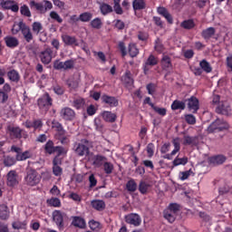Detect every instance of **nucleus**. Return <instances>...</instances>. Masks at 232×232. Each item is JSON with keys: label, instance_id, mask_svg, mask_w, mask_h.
Returning a JSON list of instances; mask_svg holds the SVG:
<instances>
[{"label": "nucleus", "instance_id": "52", "mask_svg": "<svg viewBox=\"0 0 232 232\" xmlns=\"http://www.w3.org/2000/svg\"><path fill=\"white\" fill-rule=\"evenodd\" d=\"M20 13L22 14V15H24V17H32L30 8L26 5H24L20 7Z\"/></svg>", "mask_w": 232, "mask_h": 232}, {"label": "nucleus", "instance_id": "50", "mask_svg": "<svg viewBox=\"0 0 232 232\" xmlns=\"http://www.w3.org/2000/svg\"><path fill=\"white\" fill-rule=\"evenodd\" d=\"M0 218L3 220L8 218V208L5 205L0 206Z\"/></svg>", "mask_w": 232, "mask_h": 232}, {"label": "nucleus", "instance_id": "33", "mask_svg": "<svg viewBox=\"0 0 232 232\" xmlns=\"http://www.w3.org/2000/svg\"><path fill=\"white\" fill-rule=\"evenodd\" d=\"M93 18V14L90 12H84L80 14V21L82 23H90L92 19Z\"/></svg>", "mask_w": 232, "mask_h": 232}, {"label": "nucleus", "instance_id": "12", "mask_svg": "<svg viewBox=\"0 0 232 232\" xmlns=\"http://www.w3.org/2000/svg\"><path fill=\"white\" fill-rule=\"evenodd\" d=\"M88 160L92 162V166H94V168H101V166L104 164L106 157L101 155H93V153L91 152Z\"/></svg>", "mask_w": 232, "mask_h": 232}, {"label": "nucleus", "instance_id": "53", "mask_svg": "<svg viewBox=\"0 0 232 232\" xmlns=\"http://www.w3.org/2000/svg\"><path fill=\"white\" fill-rule=\"evenodd\" d=\"M89 227L92 231H99V229H101V223H99V221L92 219L89 221Z\"/></svg>", "mask_w": 232, "mask_h": 232}, {"label": "nucleus", "instance_id": "7", "mask_svg": "<svg viewBox=\"0 0 232 232\" xmlns=\"http://www.w3.org/2000/svg\"><path fill=\"white\" fill-rule=\"evenodd\" d=\"M65 218L66 213L62 212L61 210H54L53 212V220L59 229H63L64 227Z\"/></svg>", "mask_w": 232, "mask_h": 232}, {"label": "nucleus", "instance_id": "2", "mask_svg": "<svg viewBox=\"0 0 232 232\" xmlns=\"http://www.w3.org/2000/svg\"><path fill=\"white\" fill-rule=\"evenodd\" d=\"M73 150L78 157H84L85 155L89 159L90 155H92V152H90V141L86 139H82L80 143H75Z\"/></svg>", "mask_w": 232, "mask_h": 232}, {"label": "nucleus", "instance_id": "48", "mask_svg": "<svg viewBox=\"0 0 232 232\" xmlns=\"http://www.w3.org/2000/svg\"><path fill=\"white\" fill-rule=\"evenodd\" d=\"M102 166L107 175H111V173H113V165L111 164V162H108L105 160Z\"/></svg>", "mask_w": 232, "mask_h": 232}, {"label": "nucleus", "instance_id": "62", "mask_svg": "<svg viewBox=\"0 0 232 232\" xmlns=\"http://www.w3.org/2000/svg\"><path fill=\"white\" fill-rule=\"evenodd\" d=\"M50 17L51 19H53L57 23H63V18L61 17V15H59V14H57V12L52 11L50 13Z\"/></svg>", "mask_w": 232, "mask_h": 232}, {"label": "nucleus", "instance_id": "39", "mask_svg": "<svg viewBox=\"0 0 232 232\" xmlns=\"http://www.w3.org/2000/svg\"><path fill=\"white\" fill-rule=\"evenodd\" d=\"M32 30H33L34 34H35V35H39V34H41V32H43V24H41L40 22L33 23Z\"/></svg>", "mask_w": 232, "mask_h": 232}, {"label": "nucleus", "instance_id": "6", "mask_svg": "<svg viewBox=\"0 0 232 232\" xmlns=\"http://www.w3.org/2000/svg\"><path fill=\"white\" fill-rule=\"evenodd\" d=\"M38 106L42 111H48L52 108V97H50V94L45 93L38 99Z\"/></svg>", "mask_w": 232, "mask_h": 232}, {"label": "nucleus", "instance_id": "23", "mask_svg": "<svg viewBox=\"0 0 232 232\" xmlns=\"http://www.w3.org/2000/svg\"><path fill=\"white\" fill-rule=\"evenodd\" d=\"M102 116L106 122H115V121H117V114L112 113L111 111H104Z\"/></svg>", "mask_w": 232, "mask_h": 232}, {"label": "nucleus", "instance_id": "61", "mask_svg": "<svg viewBox=\"0 0 232 232\" xmlns=\"http://www.w3.org/2000/svg\"><path fill=\"white\" fill-rule=\"evenodd\" d=\"M185 121L188 122V124H196L197 123V118L193 116V114H187L185 115Z\"/></svg>", "mask_w": 232, "mask_h": 232}, {"label": "nucleus", "instance_id": "15", "mask_svg": "<svg viewBox=\"0 0 232 232\" xmlns=\"http://www.w3.org/2000/svg\"><path fill=\"white\" fill-rule=\"evenodd\" d=\"M4 41L7 48L14 49L19 46V39H17L15 36L7 35L4 38Z\"/></svg>", "mask_w": 232, "mask_h": 232}, {"label": "nucleus", "instance_id": "46", "mask_svg": "<svg viewBox=\"0 0 232 232\" xmlns=\"http://www.w3.org/2000/svg\"><path fill=\"white\" fill-rule=\"evenodd\" d=\"M47 204L53 208H61V199L58 198H51L47 199Z\"/></svg>", "mask_w": 232, "mask_h": 232}, {"label": "nucleus", "instance_id": "55", "mask_svg": "<svg viewBox=\"0 0 232 232\" xmlns=\"http://www.w3.org/2000/svg\"><path fill=\"white\" fill-rule=\"evenodd\" d=\"M154 48L159 53L164 52V45L162 44V42H160V39L156 40Z\"/></svg>", "mask_w": 232, "mask_h": 232}, {"label": "nucleus", "instance_id": "44", "mask_svg": "<svg viewBox=\"0 0 232 232\" xmlns=\"http://www.w3.org/2000/svg\"><path fill=\"white\" fill-rule=\"evenodd\" d=\"M129 53L130 57H137L139 55V49L135 44H129Z\"/></svg>", "mask_w": 232, "mask_h": 232}, {"label": "nucleus", "instance_id": "21", "mask_svg": "<svg viewBox=\"0 0 232 232\" xmlns=\"http://www.w3.org/2000/svg\"><path fill=\"white\" fill-rule=\"evenodd\" d=\"M91 204L93 209H96L97 211H102L106 208V203L101 199L92 200Z\"/></svg>", "mask_w": 232, "mask_h": 232}, {"label": "nucleus", "instance_id": "22", "mask_svg": "<svg viewBox=\"0 0 232 232\" xmlns=\"http://www.w3.org/2000/svg\"><path fill=\"white\" fill-rule=\"evenodd\" d=\"M52 128L53 130H55V131H57L59 135H66V130H64V128H63V124L55 120L52 121Z\"/></svg>", "mask_w": 232, "mask_h": 232}, {"label": "nucleus", "instance_id": "3", "mask_svg": "<svg viewBox=\"0 0 232 232\" xmlns=\"http://www.w3.org/2000/svg\"><path fill=\"white\" fill-rule=\"evenodd\" d=\"M6 134L10 139H28V134L26 131L22 130L21 128L17 126H14L12 124L8 125L5 129Z\"/></svg>", "mask_w": 232, "mask_h": 232}, {"label": "nucleus", "instance_id": "54", "mask_svg": "<svg viewBox=\"0 0 232 232\" xmlns=\"http://www.w3.org/2000/svg\"><path fill=\"white\" fill-rule=\"evenodd\" d=\"M67 85L71 90H77L79 88V81L71 78L67 81Z\"/></svg>", "mask_w": 232, "mask_h": 232}, {"label": "nucleus", "instance_id": "13", "mask_svg": "<svg viewBox=\"0 0 232 232\" xmlns=\"http://www.w3.org/2000/svg\"><path fill=\"white\" fill-rule=\"evenodd\" d=\"M158 63L159 60H157V57H155L153 54H150L143 64L144 73L146 74L148 72H150V66H156Z\"/></svg>", "mask_w": 232, "mask_h": 232}, {"label": "nucleus", "instance_id": "38", "mask_svg": "<svg viewBox=\"0 0 232 232\" xmlns=\"http://www.w3.org/2000/svg\"><path fill=\"white\" fill-rule=\"evenodd\" d=\"M16 158H14L12 156H5L4 157V165L7 168H10L11 166H14L16 162Z\"/></svg>", "mask_w": 232, "mask_h": 232}, {"label": "nucleus", "instance_id": "11", "mask_svg": "<svg viewBox=\"0 0 232 232\" xmlns=\"http://www.w3.org/2000/svg\"><path fill=\"white\" fill-rule=\"evenodd\" d=\"M60 117L63 121H73L75 119V111L73 109L65 107L60 111Z\"/></svg>", "mask_w": 232, "mask_h": 232}, {"label": "nucleus", "instance_id": "31", "mask_svg": "<svg viewBox=\"0 0 232 232\" xmlns=\"http://www.w3.org/2000/svg\"><path fill=\"white\" fill-rule=\"evenodd\" d=\"M188 157L179 158L177 156L172 161L173 166H186L188 164Z\"/></svg>", "mask_w": 232, "mask_h": 232}, {"label": "nucleus", "instance_id": "26", "mask_svg": "<svg viewBox=\"0 0 232 232\" xmlns=\"http://www.w3.org/2000/svg\"><path fill=\"white\" fill-rule=\"evenodd\" d=\"M63 42L64 44H67V46H72V44H77V39H75L74 36H70L68 34L62 35Z\"/></svg>", "mask_w": 232, "mask_h": 232}, {"label": "nucleus", "instance_id": "24", "mask_svg": "<svg viewBox=\"0 0 232 232\" xmlns=\"http://www.w3.org/2000/svg\"><path fill=\"white\" fill-rule=\"evenodd\" d=\"M217 30L214 27H208L204 29L201 33V36L203 39H211L213 35H215Z\"/></svg>", "mask_w": 232, "mask_h": 232}, {"label": "nucleus", "instance_id": "4", "mask_svg": "<svg viewBox=\"0 0 232 232\" xmlns=\"http://www.w3.org/2000/svg\"><path fill=\"white\" fill-rule=\"evenodd\" d=\"M224 130H229V124L224 120L217 119L208 127V133H215V131H224Z\"/></svg>", "mask_w": 232, "mask_h": 232}, {"label": "nucleus", "instance_id": "34", "mask_svg": "<svg viewBox=\"0 0 232 232\" xmlns=\"http://www.w3.org/2000/svg\"><path fill=\"white\" fill-rule=\"evenodd\" d=\"M30 6L31 8H36V10H38V12H40L41 14H46L45 10H44V5L42 3H37L35 1H31L30 2Z\"/></svg>", "mask_w": 232, "mask_h": 232}, {"label": "nucleus", "instance_id": "51", "mask_svg": "<svg viewBox=\"0 0 232 232\" xmlns=\"http://www.w3.org/2000/svg\"><path fill=\"white\" fill-rule=\"evenodd\" d=\"M181 26L185 30H191V28H195V22L193 20H185L181 23Z\"/></svg>", "mask_w": 232, "mask_h": 232}, {"label": "nucleus", "instance_id": "49", "mask_svg": "<svg viewBox=\"0 0 232 232\" xmlns=\"http://www.w3.org/2000/svg\"><path fill=\"white\" fill-rule=\"evenodd\" d=\"M30 157H32V153L28 150H25L24 152L16 154V160H26V159H30Z\"/></svg>", "mask_w": 232, "mask_h": 232}, {"label": "nucleus", "instance_id": "16", "mask_svg": "<svg viewBox=\"0 0 232 232\" xmlns=\"http://www.w3.org/2000/svg\"><path fill=\"white\" fill-rule=\"evenodd\" d=\"M188 111H191L192 113H197L199 110V105H198V99L196 97L192 96L188 100Z\"/></svg>", "mask_w": 232, "mask_h": 232}, {"label": "nucleus", "instance_id": "41", "mask_svg": "<svg viewBox=\"0 0 232 232\" xmlns=\"http://www.w3.org/2000/svg\"><path fill=\"white\" fill-rule=\"evenodd\" d=\"M72 106L76 108V110H81V108L84 107V99L75 98L72 102Z\"/></svg>", "mask_w": 232, "mask_h": 232}, {"label": "nucleus", "instance_id": "42", "mask_svg": "<svg viewBox=\"0 0 232 232\" xmlns=\"http://www.w3.org/2000/svg\"><path fill=\"white\" fill-rule=\"evenodd\" d=\"M174 150H172V155H177L180 151V139L176 138L172 140Z\"/></svg>", "mask_w": 232, "mask_h": 232}, {"label": "nucleus", "instance_id": "17", "mask_svg": "<svg viewBox=\"0 0 232 232\" xmlns=\"http://www.w3.org/2000/svg\"><path fill=\"white\" fill-rule=\"evenodd\" d=\"M216 111L221 115H228L231 112V107L227 105V102H221L217 106Z\"/></svg>", "mask_w": 232, "mask_h": 232}, {"label": "nucleus", "instance_id": "1", "mask_svg": "<svg viewBox=\"0 0 232 232\" xmlns=\"http://www.w3.org/2000/svg\"><path fill=\"white\" fill-rule=\"evenodd\" d=\"M19 31L26 43H32V41H34V34H32V29H30V26L26 25V24L24 22H19L17 24L13 26V34H17Z\"/></svg>", "mask_w": 232, "mask_h": 232}, {"label": "nucleus", "instance_id": "5", "mask_svg": "<svg viewBox=\"0 0 232 232\" xmlns=\"http://www.w3.org/2000/svg\"><path fill=\"white\" fill-rule=\"evenodd\" d=\"M39 182H41V174L35 169L28 170L25 177V183L27 184V186H37Z\"/></svg>", "mask_w": 232, "mask_h": 232}, {"label": "nucleus", "instance_id": "32", "mask_svg": "<svg viewBox=\"0 0 232 232\" xmlns=\"http://www.w3.org/2000/svg\"><path fill=\"white\" fill-rule=\"evenodd\" d=\"M100 10L102 14V15H108V14H111L113 12V7L108 4H102L100 6Z\"/></svg>", "mask_w": 232, "mask_h": 232}, {"label": "nucleus", "instance_id": "29", "mask_svg": "<svg viewBox=\"0 0 232 232\" xmlns=\"http://www.w3.org/2000/svg\"><path fill=\"white\" fill-rule=\"evenodd\" d=\"M163 215L164 218H166V220H168V222H169L170 224H173V222H175V219L177 218V214H175L174 212H170L168 209L164 210Z\"/></svg>", "mask_w": 232, "mask_h": 232}, {"label": "nucleus", "instance_id": "47", "mask_svg": "<svg viewBox=\"0 0 232 232\" xmlns=\"http://www.w3.org/2000/svg\"><path fill=\"white\" fill-rule=\"evenodd\" d=\"M167 210L170 211V213H174L175 215H177V213L180 211V205L177 203H170Z\"/></svg>", "mask_w": 232, "mask_h": 232}, {"label": "nucleus", "instance_id": "45", "mask_svg": "<svg viewBox=\"0 0 232 232\" xmlns=\"http://www.w3.org/2000/svg\"><path fill=\"white\" fill-rule=\"evenodd\" d=\"M148 189H150V184L140 181L139 185V191L141 195H146L148 193Z\"/></svg>", "mask_w": 232, "mask_h": 232}, {"label": "nucleus", "instance_id": "63", "mask_svg": "<svg viewBox=\"0 0 232 232\" xmlns=\"http://www.w3.org/2000/svg\"><path fill=\"white\" fill-rule=\"evenodd\" d=\"M147 153H148V157H150V158L153 157V155L155 153V145H153V143H149L148 144Z\"/></svg>", "mask_w": 232, "mask_h": 232}, {"label": "nucleus", "instance_id": "10", "mask_svg": "<svg viewBox=\"0 0 232 232\" xmlns=\"http://www.w3.org/2000/svg\"><path fill=\"white\" fill-rule=\"evenodd\" d=\"M7 181L6 184L9 188H15L19 184V175L15 170H11L7 173Z\"/></svg>", "mask_w": 232, "mask_h": 232}, {"label": "nucleus", "instance_id": "19", "mask_svg": "<svg viewBox=\"0 0 232 232\" xmlns=\"http://www.w3.org/2000/svg\"><path fill=\"white\" fill-rule=\"evenodd\" d=\"M72 225L74 226V227L84 229V227H86V221L81 217H72Z\"/></svg>", "mask_w": 232, "mask_h": 232}, {"label": "nucleus", "instance_id": "9", "mask_svg": "<svg viewBox=\"0 0 232 232\" xmlns=\"http://www.w3.org/2000/svg\"><path fill=\"white\" fill-rule=\"evenodd\" d=\"M39 57L43 64H50L53 57V51L50 47H47L39 53Z\"/></svg>", "mask_w": 232, "mask_h": 232}, {"label": "nucleus", "instance_id": "30", "mask_svg": "<svg viewBox=\"0 0 232 232\" xmlns=\"http://www.w3.org/2000/svg\"><path fill=\"white\" fill-rule=\"evenodd\" d=\"M171 110H186V102H180L179 100L174 101L171 104Z\"/></svg>", "mask_w": 232, "mask_h": 232}, {"label": "nucleus", "instance_id": "57", "mask_svg": "<svg viewBox=\"0 0 232 232\" xmlns=\"http://www.w3.org/2000/svg\"><path fill=\"white\" fill-rule=\"evenodd\" d=\"M191 173H193V170H191V169L183 171V172H179L180 180H188V179H189V177L191 176Z\"/></svg>", "mask_w": 232, "mask_h": 232}, {"label": "nucleus", "instance_id": "36", "mask_svg": "<svg viewBox=\"0 0 232 232\" xmlns=\"http://www.w3.org/2000/svg\"><path fill=\"white\" fill-rule=\"evenodd\" d=\"M132 6L134 10H144L146 8V2L144 0H134Z\"/></svg>", "mask_w": 232, "mask_h": 232}, {"label": "nucleus", "instance_id": "60", "mask_svg": "<svg viewBox=\"0 0 232 232\" xmlns=\"http://www.w3.org/2000/svg\"><path fill=\"white\" fill-rule=\"evenodd\" d=\"M152 110H154V111H156V113H158L161 117H165L166 113H168V111L166 110V108L154 106Z\"/></svg>", "mask_w": 232, "mask_h": 232}, {"label": "nucleus", "instance_id": "40", "mask_svg": "<svg viewBox=\"0 0 232 232\" xmlns=\"http://www.w3.org/2000/svg\"><path fill=\"white\" fill-rule=\"evenodd\" d=\"M26 221H14L12 223L13 229H26Z\"/></svg>", "mask_w": 232, "mask_h": 232}, {"label": "nucleus", "instance_id": "59", "mask_svg": "<svg viewBox=\"0 0 232 232\" xmlns=\"http://www.w3.org/2000/svg\"><path fill=\"white\" fill-rule=\"evenodd\" d=\"M94 126L96 131H102V129L104 128V126L102 125V121H101V119L99 118L94 119Z\"/></svg>", "mask_w": 232, "mask_h": 232}, {"label": "nucleus", "instance_id": "27", "mask_svg": "<svg viewBox=\"0 0 232 232\" xmlns=\"http://www.w3.org/2000/svg\"><path fill=\"white\" fill-rule=\"evenodd\" d=\"M210 162L211 164H214V166H219L226 162V157L223 155L214 156L210 159Z\"/></svg>", "mask_w": 232, "mask_h": 232}, {"label": "nucleus", "instance_id": "25", "mask_svg": "<svg viewBox=\"0 0 232 232\" xmlns=\"http://www.w3.org/2000/svg\"><path fill=\"white\" fill-rule=\"evenodd\" d=\"M44 150L45 153H48V155H53V153H55V146L53 145V141L48 140L44 146Z\"/></svg>", "mask_w": 232, "mask_h": 232}, {"label": "nucleus", "instance_id": "35", "mask_svg": "<svg viewBox=\"0 0 232 232\" xmlns=\"http://www.w3.org/2000/svg\"><path fill=\"white\" fill-rule=\"evenodd\" d=\"M90 25L95 30H101V28H102V20L99 17H96L91 21Z\"/></svg>", "mask_w": 232, "mask_h": 232}, {"label": "nucleus", "instance_id": "14", "mask_svg": "<svg viewBox=\"0 0 232 232\" xmlns=\"http://www.w3.org/2000/svg\"><path fill=\"white\" fill-rule=\"evenodd\" d=\"M102 102L104 104H107L108 106H110L111 108H115V107L119 106V100H117V98H115L113 96H109V95L103 94L102 96Z\"/></svg>", "mask_w": 232, "mask_h": 232}, {"label": "nucleus", "instance_id": "8", "mask_svg": "<svg viewBox=\"0 0 232 232\" xmlns=\"http://www.w3.org/2000/svg\"><path fill=\"white\" fill-rule=\"evenodd\" d=\"M126 224H130V226H134V227H139L142 223V219L140 216L137 213H130L124 216Z\"/></svg>", "mask_w": 232, "mask_h": 232}, {"label": "nucleus", "instance_id": "43", "mask_svg": "<svg viewBox=\"0 0 232 232\" xmlns=\"http://www.w3.org/2000/svg\"><path fill=\"white\" fill-rule=\"evenodd\" d=\"M126 188L131 193L137 191V182H135V179H130L126 184Z\"/></svg>", "mask_w": 232, "mask_h": 232}, {"label": "nucleus", "instance_id": "56", "mask_svg": "<svg viewBox=\"0 0 232 232\" xmlns=\"http://www.w3.org/2000/svg\"><path fill=\"white\" fill-rule=\"evenodd\" d=\"M54 153H58V157H61V155H66V153H68V149L61 146H55Z\"/></svg>", "mask_w": 232, "mask_h": 232}, {"label": "nucleus", "instance_id": "58", "mask_svg": "<svg viewBox=\"0 0 232 232\" xmlns=\"http://www.w3.org/2000/svg\"><path fill=\"white\" fill-rule=\"evenodd\" d=\"M172 3H173L172 7L175 10H180V8L184 6V0H173Z\"/></svg>", "mask_w": 232, "mask_h": 232}, {"label": "nucleus", "instance_id": "64", "mask_svg": "<svg viewBox=\"0 0 232 232\" xmlns=\"http://www.w3.org/2000/svg\"><path fill=\"white\" fill-rule=\"evenodd\" d=\"M149 95H155L156 86L153 83H149L146 87Z\"/></svg>", "mask_w": 232, "mask_h": 232}, {"label": "nucleus", "instance_id": "20", "mask_svg": "<svg viewBox=\"0 0 232 232\" xmlns=\"http://www.w3.org/2000/svg\"><path fill=\"white\" fill-rule=\"evenodd\" d=\"M7 77L11 82H18L21 81V75L19 74V72L13 69L7 72Z\"/></svg>", "mask_w": 232, "mask_h": 232}, {"label": "nucleus", "instance_id": "37", "mask_svg": "<svg viewBox=\"0 0 232 232\" xmlns=\"http://www.w3.org/2000/svg\"><path fill=\"white\" fill-rule=\"evenodd\" d=\"M199 66H200V68L202 69L203 72H206V73H211V72L213 70L211 68V65L206 60H202L199 63Z\"/></svg>", "mask_w": 232, "mask_h": 232}, {"label": "nucleus", "instance_id": "28", "mask_svg": "<svg viewBox=\"0 0 232 232\" xmlns=\"http://www.w3.org/2000/svg\"><path fill=\"white\" fill-rule=\"evenodd\" d=\"M161 66L163 70H169L171 68V58L169 56L163 54V57L161 59Z\"/></svg>", "mask_w": 232, "mask_h": 232}, {"label": "nucleus", "instance_id": "18", "mask_svg": "<svg viewBox=\"0 0 232 232\" xmlns=\"http://www.w3.org/2000/svg\"><path fill=\"white\" fill-rule=\"evenodd\" d=\"M5 10H12V12H19V5L12 0L5 1L2 4Z\"/></svg>", "mask_w": 232, "mask_h": 232}]
</instances>
